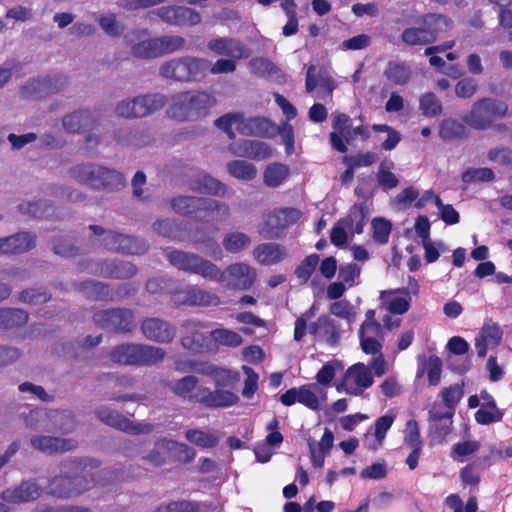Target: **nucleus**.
<instances>
[{"mask_svg":"<svg viewBox=\"0 0 512 512\" xmlns=\"http://www.w3.org/2000/svg\"><path fill=\"white\" fill-rule=\"evenodd\" d=\"M216 99L204 91L188 90L171 95L167 115L178 121H195L209 114Z\"/></svg>","mask_w":512,"mask_h":512,"instance_id":"nucleus-1","label":"nucleus"},{"mask_svg":"<svg viewBox=\"0 0 512 512\" xmlns=\"http://www.w3.org/2000/svg\"><path fill=\"white\" fill-rule=\"evenodd\" d=\"M66 473L71 475H59L50 479L48 484L49 494L60 499L78 496L91 489L95 483V475L81 465V462L71 461L64 464Z\"/></svg>","mask_w":512,"mask_h":512,"instance_id":"nucleus-2","label":"nucleus"},{"mask_svg":"<svg viewBox=\"0 0 512 512\" xmlns=\"http://www.w3.org/2000/svg\"><path fill=\"white\" fill-rule=\"evenodd\" d=\"M508 105L499 99L483 97L476 100L471 109L463 114L462 121L471 129L486 131L494 127V122L508 115Z\"/></svg>","mask_w":512,"mask_h":512,"instance_id":"nucleus-3","label":"nucleus"},{"mask_svg":"<svg viewBox=\"0 0 512 512\" xmlns=\"http://www.w3.org/2000/svg\"><path fill=\"white\" fill-rule=\"evenodd\" d=\"M166 352L163 348L147 344L124 343L109 352V359L125 366H153L162 362Z\"/></svg>","mask_w":512,"mask_h":512,"instance_id":"nucleus-4","label":"nucleus"},{"mask_svg":"<svg viewBox=\"0 0 512 512\" xmlns=\"http://www.w3.org/2000/svg\"><path fill=\"white\" fill-rule=\"evenodd\" d=\"M167 259L173 267L180 271L199 275L217 283L225 282V273L215 263L198 254L174 249L167 254Z\"/></svg>","mask_w":512,"mask_h":512,"instance_id":"nucleus-5","label":"nucleus"},{"mask_svg":"<svg viewBox=\"0 0 512 512\" xmlns=\"http://www.w3.org/2000/svg\"><path fill=\"white\" fill-rule=\"evenodd\" d=\"M70 174L78 182L87 184L97 190H118L125 184L122 173L93 164L76 165L71 168Z\"/></svg>","mask_w":512,"mask_h":512,"instance_id":"nucleus-6","label":"nucleus"},{"mask_svg":"<svg viewBox=\"0 0 512 512\" xmlns=\"http://www.w3.org/2000/svg\"><path fill=\"white\" fill-rule=\"evenodd\" d=\"M94 236L102 237L101 245L112 252L120 254L142 255L148 250V244L138 237L106 230L100 225H89Z\"/></svg>","mask_w":512,"mask_h":512,"instance_id":"nucleus-7","label":"nucleus"},{"mask_svg":"<svg viewBox=\"0 0 512 512\" xmlns=\"http://www.w3.org/2000/svg\"><path fill=\"white\" fill-rule=\"evenodd\" d=\"M447 18L441 14L428 13L422 16L420 26L404 29L401 40L408 46L427 45L436 41Z\"/></svg>","mask_w":512,"mask_h":512,"instance_id":"nucleus-8","label":"nucleus"},{"mask_svg":"<svg viewBox=\"0 0 512 512\" xmlns=\"http://www.w3.org/2000/svg\"><path fill=\"white\" fill-rule=\"evenodd\" d=\"M186 40L179 35H163L134 44L131 53L136 58L152 59L172 54L185 48Z\"/></svg>","mask_w":512,"mask_h":512,"instance_id":"nucleus-9","label":"nucleus"},{"mask_svg":"<svg viewBox=\"0 0 512 512\" xmlns=\"http://www.w3.org/2000/svg\"><path fill=\"white\" fill-rule=\"evenodd\" d=\"M78 269L98 277L118 280L130 279L138 272L137 266L133 263L116 259L79 262Z\"/></svg>","mask_w":512,"mask_h":512,"instance_id":"nucleus-10","label":"nucleus"},{"mask_svg":"<svg viewBox=\"0 0 512 512\" xmlns=\"http://www.w3.org/2000/svg\"><path fill=\"white\" fill-rule=\"evenodd\" d=\"M92 319L96 326L113 333H130L135 327L134 312L128 308L99 310Z\"/></svg>","mask_w":512,"mask_h":512,"instance_id":"nucleus-11","label":"nucleus"},{"mask_svg":"<svg viewBox=\"0 0 512 512\" xmlns=\"http://www.w3.org/2000/svg\"><path fill=\"white\" fill-rule=\"evenodd\" d=\"M166 102V97L161 94L137 96L131 100H124L118 103L115 113L123 118L145 117L161 109Z\"/></svg>","mask_w":512,"mask_h":512,"instance_id":"nucleus-12","label":"nucleus"},{"mask_svg":"<svg viewBox=\"0 0 512 512\" xmlns=\"http://www.w3.org/2000/svg\"><path fill=\"white\" fill-rule=\"evenodd\" d=\"M302 216L298 208H278L266 215L259 229L260 235L266 239H277L282 236L285 229L295 224Z\"/></svg>","mask_w":512,"mask_h":512,"instance_id":"nucleus-13","label":"nucleus"},{"mask_svg":"<svg viewBox=\"0 0 512 512\" xmlns=\"http://www.w3.org/2000/svg\"><path fill=\"white\" fill-rule=\"evenodd\" d=\"M95 415L105 425L130 435L149 434L154 431L153 424L134 422L117 410L107 406L97 407Z\"/></svg>","mask_w":512,"mask_h":512,"instance_id":"nucleus-14","label":"nucleus"},{"mask_svg":"<svg viewBox=\"0 0 512 512\" xmlns=\"http://www.w3.org/2000/svg\"><path fill=\"white\" fill-rule=\"evenodd\" d=\"M185 334L181 338L184 349L193 353H203L211 350L212 337L208 325L195 320H187L182 324Z\"/></svg>","mask_w":512,"mask_h":512,"instance_id":"nucleus-15","label":"nucleus"},{"mask_svg":"<svg viewBox=\"0 0 512 512\" xmlns=\"http://www.w3.org/2000/svg\"><path fill=\"white\" fill-rule=\"evenodd\" d=\"M157 16L172 26H196L201 20V14L195 9L186 6L167 5L156 10Z\"/></svg>","mask_w":512,"mask_h":512,"instance_id":"nucleus-16","label":"nucleus"},{"mask_svg":"<svg viewBox=\"0 0 512 512\" xmlns=\"http://www.w3.org/2000/svg\"><path fill=\"white\" fill-rule=\"evenodd\" d=\"M198 404L208 409L228 408L238 403L239 397L232 391L223 388L211 390L208 387H199L195 392Z\"/></svg>","mask_w":512,"mask_h":512,"instance_id":"nucleus-17","label":"nucleus"},{"mask_svg":"<svg viewBox=\"0 0 512 512\" xmlns=\"http://www.w3.org/2000/svg\"><path fill=\"white\" fill-rule=\"evenodd\" d=\"M140 328L146 339L161 344L170 343L176 335L175 326L158 317L144 318Z\"/></svg>","mask_w":512,"mask_h":512,"instance_id":"nucleus-18","label":"nucleus"},{"mask_svg":"<svg viewBox=\"0 0 512 512\" xmlns=\"http://www.w3.org/2000/svg\"><path fill=\"white\" fill-rule=\"evenodd\" d=\"M223 272L228 286L236 290L250 289L257 279L256 269L244 262L230 264Z\"/></svg>","mask_w":512,"mask_h":512,"instance_id":"nucleus-19","label":"nucleus"},{"mask_svg":"<svg viewBox=\"0 0 512 512\" xmlns=\"http://www.w3.org/2000/svg\"><path fill=\"white\" fill-rule=\"evenodd\" d=\"M229 216L230 208L226 203L205 197L195 222L214 227L226 221Z\"/></svg>","mask_w":512,"mask_h":512,"instance_id":"nucleus-20","label":"nucleus"},{"mask_svg":"<svg viewBox=\"0 0 512 512\" xmlns=\"http://www.w3.org/2000/svg\"><path fill=\"white\" fill-rule=\"evenodd\" d=\"M207 47L217 55L233 59H247L251 50L240 40L230 37H219L208 41Z\"/></svg>","mask_w":512,"mask_h":512,"instance_id":"nucleus-21","label":"nucleus"},{"mask_svg":"<svg viewBox=\"0 0 512 512\" xmlns=\"http://www.w3.org/2000/svg\"><path fill=\"white\" fill-rule=\"evenodd\" d=\"M453 416L454 413L443 411L438 405H433L428 413L429 436L439 442L445 440L452 431Z\"/></svg>","mask_w":512,"mask_h":512,"instance_id":"nucleus-22","label":"nucleus"},{"mask_svg":"<svg viewBox=\"0 0 512 512\" xmlns=\"http://www.w3.org/2000/svg\"><path fill=\"white\" fill-rule=\"evenodd\" d=\"M66 82L60 75L45 76L33 79L22 87V94L27 97L41 98L58 92Z\"/></svg>","mask_w":512,"mask_h":512,"instance_id":"nucleus-23","label":"nucleus"},{"mask_svg":"<svg viewBox=\"0 0 512 512\" xmlns=\"http://www.w3.org/2000/svg\"><path fill=\"white\" fill-rule=\"evenodd\" d=\"M174 449H179L181 453L185 454L186 462L193 460L196 455L195 450L188 445L162 438L155 443L154 449L150 451L146 459L154 466H162L166 462V452Z\"/></svg>","mask_w":512,"mask_h":512,"instance_id":"nucleus-24","label":"nucleus"},{"mask_svg":"<svg viewBox=\"0 0 512 512\" xmlns=\"http://www.w3.org/2000/svg\"><path fill=\"white\" fill-rule=\"evenodd\" d=\"M254 260L261 266H273L288 256L284 245L277 242H264L256 245L252 251Z\"/></svg>","mask_w":512,"mask_h":512,"instance_id":"nucleus-25","label":"nucleus"},{"mask_svg":"<svg viewBox=\"0 0 512 512\" xmlns=\"http://www.w3.org/2000/svg\"><path fill=\"white\" fill-rule=\"evenodd\" d=\"M42 488L35 480H24L13 488H7L1 494V498L8 503H25L38 499Z\"/></svg>","mask_w":512,"mask_h":512,"instance_id":"nucleus-26","label":"nucleus"},{"mask_svg":"<svg viewBox=\"0 0 512 512\" xmlns=\"http://www.w3.org/2000/svg\"><path fill=\"white\" fill-rule=\"evenodd\" d=\"M33 449L46 454L54 455L59 452H66L76 447V442L72 439H64L55 436L36 435L30 439Z\"/></svg>","mask_w":512,"mask_h":512,"instance_id":"nucleus-27","label":"nucleus"},{"mask_svg":"<svg viewBox=\"0 0 512 512\" xmlns=\"http://www.w3.org/2000/svg\"><path fill=\"white\" fill-rule=\"evenodd\" d=\"M179 294L183 295L180 304L186 306L211 307L218 306L221 303L220 297L217 294L202 289L197 285L187 286Z\"/></svg>","mask_w":512,"mask_h":512,"instance_id":"nucleus-28","label":"nucleus"},{"mask_svg":"<svg viewBox=\"0 0 512 512\" xmlns=\"http://www.w3.org/2000/svg\"><path fill=\"white\" fill-rule=\"evenodd\" d=\"M503 332L497 323L487 321L484 323L479 331L478 336L475 338V347L478 357H485L487 354V347H496L502 340Z\"/></svg>","mask_w":512,"mask_h":512,"instance_id":"nucleus-29","label":"nucleus"},{"mask_svg":"<svg viewBox=\"0 0 512 512\" xmlns=\"http://www.w3.org/2000/svg\"><path fill=\"white\" fill-rule=\"evenodd\" d=\"M62 125L66 132L75 134L93 130L97 125V120L89 110L83 109L65 115Z\"/></svg>","mask_w":512,"mask_h":512,"instance_id":"nucleus-30","label":"nucleus"},{"mask_svg":"<svg viewBox=\"0 0 512 512\" xmlns=\"http://www.w3.org/2000/svg\"><path fill=\"white\" fill-rule=\"evenodd\" d=\"M36 236L21 232L0 238V254H21L35 247Z\"/></svg>","mask_w":512,"mask_h":512,"instance_id":"nucleus-31","label":"nucleus"},{"mask_svg":"<svg viewBox=\"0 0 512 512\" xmlns=\"http://www.w3.org/2000/svg\"><path fill=\"white\" fill-rule=\"evenodd\" d=\"M237 130L239 133L247 136L271 138L277 135L278 126L267 118L254 117L244 119V124L238 126Z\"/></svg>","mask_w":512,"mask_h":512,"instance_id":"nucleus-32","label":"nucleus"},{"mask_svg":"<svg viewBox=\"0 0 512 512\" xmlns=\"http://www.w3.org/2000/svg\"><path fill=\"white\" fill-rule=\"evenodd\" d=\"M77 290L83 296L93 301H113L114 292L111 286L107 283L85 280L77 284Z\"/></svg>","mask_w":512,"mask_h":512,"instance_id":"nucleus-33","label":"nucleus"},{"mask_svg":"<svg viewBox=\"0 0 512 512\" xmlns=\"http://www.w3.org/2000/svg\"><path fill=\"white\" fill-rule=\"evenodd\" d=\"M233 153L240 157L264 160L272 155V149L265 142L243 140L233 148Z\"/></svg>","mask_w":512,"mask_h":512,"instance_id":"nucleus-34","label":"nucleus"},{"mask_svg":"<svg viewBox=\"0 0 512 512\" xmlns=\"http://www.w3.org/2000/svg\"><path fill=\"white\" fill-rule=\"evenodd\" d=\"M369 219V211L365 203L352 205L345 217L340 218L348 230L353 234H362Z\"/></svg>","mask_w":512,"mask_h":512,"instance_id":"nucleus-35","label":"nucleus"},{"mask_svg":"<svg viewBox=\"0 0 512 512\" xmlns=\"http://www.w3.org/2000/svg\"><path fill=\"white\" fill-rule=\"evenodd\" d=\"M205 197L178 196L171 200L170 204L175 213L196 220L198 210L201 208Z\"/></svg>","mask_w":512,"mask_h":512,"instance_id":"nucleus-36","label":"nucleus"},{"mask_svg":"<svg viewBox=\"0 0 512 512\" xmlns=\"http://www.w3.org/2000/svg\"><path fill=\"white\" fill-rule=\"evenodd\" d=\"M153 229L161 236L175 241H183L186 238V224L171 219L157 220Z\"/></svg>","mask_w":512,"mask_h":512,"instance_id":"nucleus-37","label":"nucleus"},{"mask_svg":"<svg viewBox=\"0 0 512 512\" xmlns=\"http://www.w3.org/2000/svg\"><path fill=\"white\" fill-rule=\"evenodd\" d=\"M212 503L197 502L191 500L171 501L167 505L157 507L154 512H203L214 511Z\"/></svg>","mask_w":512,"mask_h":512,"instance_id":"nucleus-38","label":"nucleus"},{"mask_svg":"<svg viewBox=\"0 0 512 512\" xmlns=\"http://www.w3.org/2000/svg\"><path fill=\"white\" fill-rule=\"evenodd\" d=\"M411 69L405 62L389 61L383 72L384 77L395 85L404 86L411 78Z\"/></svg>","mask_w":512,"mask_h":512,"instance_id":"nucleus-39","label":"nucleus"},{"mask_svg":"<svg viewBox=\"0 0 512 512\" xmlns=\"http://www.w3.org/2000/svg\"><path fill=\"white\" fill-rule=\"evenodd\" d=\"M28 313L19 308H0V329L9 330L21 327L28 322Z\"/></svg>","mask_w":512,"mask_h":512,"instance_id":"nucleus-40","label":"nucleus"},{"mask_svg":"<svg viewBox=\"0 0 512 512\" xmlns=\"http://www.w3.org/2000/svg\"><path fill=\"white\" fill-rule=\"evenodd\" d=\"M18 209L21 213L33 218H50L54 215L55 207L48 201L38 200L19 204Z\"/></svg>","mask_w":512,"mask_h":512,"instance_id":"nucleus-41","label":"nucleus"},{"mask_svg":"<svg viewBox=\"0 0 512 512\" xmlns=\"http://www.w3.org/2000/svg\"><path fill=\"white\" fill-rule=\"evenodd\" d=\"M345 376L347 379H353L355 385L360 389H367L374 383L371 369L361 362L349 367Z\"/></svg>","mask_w":512,"mask_h":512,"instance_id":"nucleus-42","label":"nucleus"},{"mask_svg":"<svg viewBox=\"0 0 512 512\" xmlns=\"http://www.w3.org/2000/svg\"><path fill=\"white\" fill-rule=\"evenodd\" d=\"M197 385L198 378L193 375H187L174 382L171 390L176 396L196 404L198 401L195 400L194 390L197 388Z\"/></svg>","mask_w":512,"mask_h":512,"instance_id":"nucleus-43","label":"nucleus"},{"mask_svg":"<svg viewBox=\"0 0 512 512\" xmlns=\"http://www.w3.org/2000/svg\"><path fill=\"white\" fill-rule=\"evenodd\" d=\"M159 74L163 78L187 82L185 56L164 62L159 68Z\"/></svg>","mask_w":512,"mask_h":512,"instance_id":"nucleus-44","label":"nucleus"},{"mask_svg":"<svg viewBox=\"0 0 512 512\" xmlns=\"http://www.w3.org/2000/svg\"><path fill=\"white\" fill-rule=\"evenodd\" d=\"M251 242L249 235L235 231L227 233L223 238L222 244L226 252L230 254H239L248 249Z\"/></svg>","mask_w":512,"mask_h":512,"instance_id":"nucleus-45","label":"nucleus"},{"mask_svg":"<svg viewBox=\"0 0 512 512\" xmlns=\"http://www.w3.org/2000/svg\"><path fill=\"white\" fill-rule=\"evenodd\" d=\"M210 67V62L205 58L185 56V68L187 82L203 79Z\"/></svg>","mask_w":512,"mask_h":512,"instance_id":"nucleus-46","label":"nucleus"},{"mask_svg":"<svg viewBox=\"0 0 512 512\" xmlns=\"http://www.w3.org/2000/svg\"><path fill=\"white\" fill-rule=\"evenodd\" d=\"M289 167L282 163H271L264 171V183L268 187L280 186L289 176Z\"/></svg>","mask_w":512,"mask_h":512,"instance_id":"nucleus-47","label":"nucleus"},{"mask_svg":"<svg viewBox=\"0 0 512 512\" xmlns=\"http://www.w3.org/2000/svg\"><path fill=\"white\" fill-rule=\"evenodd\" d=\"M466 126L456 119H444L440 123L439 136L445 141L461 139L466 136Z\"/></svg>","mask_w":512,"mask_h":512,"instance_id":"nucleus-48","label":"nucleus"},{"mask_svg":"<svg viewBox=\"0 0 512 512\" xmlns=\"http://www.w3.org/2000/svg\"><path fill=\"white\" fill-rule=\"evenodd\" d=\"M175 367L180 372H196L211 378L217 366L209 361L185 360L176 361Z\"/></svg>","mask_w":512,"mask_h":512,"instance_id":"nucleus-49","label":"nucleus"},{"mask_svg":"<svg viewBox=\"0 0 512 512\" xmlns=\"http://www.w3.org/2000/svg\"><path fill=\"white\" fill-rule=\"evenodd\" d=\"M228 172L231 176L240 179L249 181L256 177L257 169L252 164L245 160H233L227 164Z\"/></svg>","mask_w":512,"mask_h":512,"instance_id":"nucleus-50","label":"nucleus"},{"mask_svg":"<svg viewBox=\"0 0 512 512\" xmlns=\"http://www.w3.org/2000/svg\"><path fill=\"white\" fill-rule=\"evenodd\" d=\"M194 189L202 194L224 195L226 187L219 180L210 175L200 176L195 180Z\"/></svg>","mask_w":512,"mask_h":512,"instance_id":"nucleus-51","label":"nucleus"},{"mask_svg":"<svg viewBox=\"0 0 512 512\" xmlns=\"http://www.w3.org/2000/svg\"><path fill=\"white\" fill-rule=\"evenodd\" d=\"M186 439L201 448H214L218 445V436L213 432L190 429L185 434Z\"/></svg>","mask_w":512,"mask_h":512,"instance_id":"nucleus-52","label":"nucleus"},{"mask_svg":"<svg viewBox=\"0 0 512 512\" xmlns=\"http://www.w3.org/2000/svg\"><path fill=\"white\" fill-rule=\"evenodd\" d=\"M210 336L212 337V340L221 346L235 348L239 347L243 343V338L240 334L226 328L214 329L210 332Z\"/></svg>","mask_w":512,"mask_h":512,"instance_id":"nucleus-53","label":"nucleus"},{"mask_svg":"<svg viewBox=\"0 0 512 512\" xmlns=\"http://www.w3.org/2000/svg\"><path fill=\"white\" fill-rule=\"evenodd\" d=\"M219 230L218 226L211 228L199 227L193 233L192 242L196 247H204L206 249L217 248L219 246L214 239V234Z\"/></svg>","mask_w":512,"mask_h":512,"instance_id":"nucleus-54","label":"nucleus"},{"mask_svg":"<svg viewBox=\"0 0 512 512\" xmlns=\"http://www.w3.org/2000/svg\"><path fill=\"white\" fill-rule=\"evenodd\" d=\"M419 108L426 117H436L442 113L441 101L433 92H427L420 97Z\"/></svg>","mask_w":512,"mask_h":512,"instance_id":"nucleus-55","label":"nucleus"},{"mask_svg":"<svg viewBox=\"0 0 512 512\" xmlns=\"http://www.w3.org/2000/svg\"><path fill=\"white\" fill-rule=\"evenodd\" d=\"M464 395L463 385L454 384L441 391V397L446 407L445 411L455 414L456 406Z\"/></svg>","mask_w":512,"mask_h":512,"instance_id":"nucleus-56","label":"nucleus"},{"mask_svg":"<svg viewBox=\"0 0 512 512\" xmlns=\"http://www.w3.org/2000/svg\"><path fill=\"white\" fill-rule=\"evenodd\" d=\"M320 257L318 254H310L306 256L295 269L296 277L302 282L306 283L313 275L316 267L318 266Z\"/></svg>","mask_w":512,"mask_h":512,"instance_id":"nucleus-57","label":"nucleus"},{"mask_svg":"<svg viewBox=\"0 0 512 512\" xmlns=\"http://www.w3.org/2000/svg\"><path fill=\"white\" fill-rule=\"evenodd\" d=\"M481 444L477 440H466L456 443L451 451V457L455 461L463 462L466 457L479 451Z\"/></svg>","mask_w":512,"mask_h":512,"instance_id":"nucleus-58","label":"nucleus"},{"mask_svg":"<svg viewBox=\"0 0 512 512\" xmlns=\"http://www.w3.org/2000/svg\"><path fill=\"white\" fill-rule=\"evenodd\" d=\"M495 174L491 168H469L465 170L461 179L465 184H471L474 182H490L494 180Z\"/></svg>","mask_w":512,"mask_h":512,"instance_id":"nucleus-59","label":"nucleus"},{"mask_svg":"<svg viewBox=\"0 0 512 512\" xmlns=\"http://www.w3.org/2000/svg\"><path fill=\"white\" fill-rule=\"evenodd\" d=\"M371 226L375 242L378 244H386L392 230L391 222L384 218L376 217L372 220Z\"/></svg>","mask_w":512,"mask_h":512,"instance_id":"nucleus-60","label":"nucleus"},{"mask_svg":"<svg viewBox=\"0 0 512 512\" xmlns=\"http://www.w3.org/2000/svg\"><path fill=\"white\" fill-rule=\"evenodd\" d=\"M98 23L101 29L111 37H119L125 30V26L117 20L115 14L100 16Z\"/></svg>","mask_w":512,"mask_h":512,"instance_id":"nucleus-61","label":"nucleus"},{"mask_svg":"<svg viewBox=\"0 0 512 512\" xmlns=\"http://www.w3.org/2000/svg\"><path fill=\"white\" fill-rule=\"evenodd\" d=\"M390 165H392V163L387 164L386 161H382L378 168L377 181L383 190H391L399 184L396 175L389 170Z\"/></svg>","mask_w":512,"mask_h":512,"instance_id":"nucleus-62","label":"nucleus"},{"mask_svg":"<svg viewBox=\"0 0 512 512\" xmlns=\"http://www.w3.org/2000/svg\"><path fill=\"white\" fill-rule=\"evenodd\" d=\"M51 299V295L45 289L29 288L23 290L19 295V300L30 305H39L46 303Z\"/></svg>","mask_w":512,"mask_h":512,"instance_id":"nucleus-63","label":"nucleus"},{"mask_svg":"<svg viewBox=\"0 0 512 512\" xmlns=\"http://www.w3.org/2000/svg\"><path fill=\"white\" fill-rule=\"evenodd\" d=\"M238 377L239 374L237 372L217 366L211 379L214 381L216 388H226L234 385Z\"/></svg>","mask_w":512,"mask_h":512,"instance_id":"nucleus-64","label":"nucleus"}]
</instances>
